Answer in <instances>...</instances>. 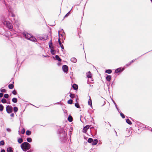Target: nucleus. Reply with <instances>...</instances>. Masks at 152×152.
Here are the masks:
<instances>
[{
	"label": "nucleus",
	"instance_id": "obj_40",
	"mask_svg": "<svg viewBox=\"0 0 152 152\" xmlns=\"http://www.w3.org/2000/svg\"><path fill=\"white\" fill-rule=\"evenodd\" d=\"M25 132V129H23L21 131V133L22 134H24Z\"/></svg>",
	"mask_w": 152,
	"mask_h": 152
},
{
	"label": "nucleus",
	"instance_id": "obj_50",
	"mask_svg": "<svg viewBox=\"0 0 152 152\" xmlns=\"http://www.w3.org/2000/svg\"><path fill=\"white\" fill-rule=\"evenodd\" d=\"M27 152H30L29 151H27Z\"/></svg>",
	"mask_w": 152,
	"mask_h": 152
},
{
	"label": "nucleus",
	"instance_id": "obj_2",
	"mask_svg": "<svg viewBox=\"0 0 152 152\" xmlns=\"http://www.w3.org/2000/svg\"><path fill=\"white\" fill-rule=\"evenodd\" d=\"M3 23L5 26L10 29H12L13 28L12 24L8 21H4L3 22Z\"/></svg>",
	"mask_w": 152,
	"mask_h": 152
},
{
	"label": "nucleus",
	"instance_id": "obj_36",
	"mask_svg": "<svg viewBox=\"0 0 152 152\" xmlns=\"http://www.w3.org/2000/svg\"><path fill=\"white\" fill-rule=\"evenodd\" d=\"M75 106L76 107H77V108H80V106L79 104L77 103H75Z\"/></svg>",
	"mask_w": 152,
	"mask_h": 152
},
{
	"label": "nucleus",
	"instance_id": "obj_6",
	"mask_svg": "<svg viewBox=\"0 0 152 152\" xmlns=\"http://www.w3.org/2000/svg\"><path fill=\"white\" fill-rule=\"evenodd\" d=\"M62 69L64 72H66L68 71V68L67 65H64L62 66Z\"/></svg>",
	"mask_w": 152,
	"mask_h": 152
},
{
	"label": "nucleus",
	"instance_id": "obj_38",
	"mask_svg": "<svg viewBox=\"0 0 152 152\" xmlns=\"http://www.w3.org/2000/svg\"><path fill=\"white\" fill-rule=\"evenodd\" d=\"M1 91L2 92H6V90L5 89L1 88Z\"/></svg>",
	"mask_w": 152,
	"mask_h": 152
},
{
	"label": "nucleus",
	"instance_id": "obj_15",
	"mask_svg": "<svg viewBox=\"0 0 152 152\" xmlns=\"http://www.w3.org/2000/svg\"><path fill=\"white\" fill-rule=\"evenodd\" d=\"M92 144L93 145H96L98 143V140L97 139H95L92 142Z\"/></svg>",
	"mask_w": 152,
	"mask_h": 152
},
{
	"label": "nucleus",
	"instance_id": "obj_42",
	"mask_svg": "<svg viewBox=\"0 0 152 152\" xmlns=\"http://www.w3.org/2000/svg\"><path fill=\"white\" fill-rule=\"evenodd\" d=\"M12 94L14 95H16L17 94L16 91L15 90H14L12 91Z\"/></svg>",
	"mask_w": 152,
	"mask_h": 152
},
{
	"label": "nucleus",
	"instance_id": "obj_44",
	"mask_svg": "<svg viewBox=\"0 0 152 152\" xmlns=\"http://www.w3.org/2000/svg\"><path fill=\"white\" fill-rule=\"evenodd\" d=\"M7 132H10L11 131V129L9 128H7Z\"/></svg>",
	"mask_w": 152,
	"mask_h": 152
},
{
	"label": "nucleus",
	"instance_id": "obj_47",
	"mask_svg": "<svg viewBox=\"0 0 152 152\" xmlns=\"http://www.w3.org/2000/svg\"><path fill=\"white\" fill-rule=\"evenodd\" d=\"M1 152H5V151L4 149L2 150L1 151Z\"/></svg>",
	"mask_w": 152,
	"mask_h": 152
},
{
	"label": "nucleus",
	"instance_id": "obj_18",
	"mask_svg": "<svg viewBox=\"0 0 152 152\" xmlns=\"http://www.w3.org/2000/svg\"><path fill=\"white\" fill-rule=\"evenodd\" d=\"M7 152H13L12 148L11 147L8 148L7 149Z\"/></svg>",
	"mask_w": 152,
	"mask_h": 152
},
{
	"label": "nucleus",
	"instance_id": "obj_26",
	"mask_svg": "<svg viewBox=\"0 0 152 152\" xmlns=\"http://www.w3.org/2000/svg\"><path fill=\"white\" fill-rule=\"evenodd\" d=\"M53 48H52V49H51V53L53 54H55V51L54 50Z\"/></svg>",
	"mask_w": 152,
	"mask_h": 152
},
{
	"label": "nucleus",
	"instance_id": "obj_30",
	"mask_svg": "<svg viewBox=\"0 0 152 152\" xmlns=\"http://www.w3.org/2000/svg\"><path fill=\"white\" fill-rule=\"evenodd\" d=\"M71 61L75 63L76 62L77 60L76 58H72L71 59Z\"/></svg>",
	"mask_w": 152,
	"mask_h": 152
},
{
	"label": "nucleus",
	"instance_id": "obj_12",
	"mask_svg": "<svg viewBox=\"0 0 152 152\" xmlns=\"http://www.w3.org/2000/svg\"><path fill=\"white\" fill-rule=\"evenodd\" d=\"M29 40L34 42H36L37 41V39L32 36H31V37L29 39Z\"/></svg>",
	"mask_w": 152,
	"mask_h": 152
},
{
	"label": "nucleus",
	"instance_id": "obj_48",
	"mask_svg": "<svg viewBox=\"0 0 152 152\" xmlns=\"http://www.w3.org/2000/svg\"><path fill=\"white\" fill-rule=\"evenodd\" d=\"M14 115V114L13 113H12L11 114V116L12 117H13Z\"/></svg>",
	"mask_w": 152,
	"mask_h": 152
},
{
	"label": "nucleus",
	"instance_id": "obj_19",
	"mask_svg": "<svg viewBox=\"0 0 152 152\" xmlns=\"http://www.w3.org/2000/svg\"><path fill=\"white\" fill-rule=\"evenodd\" d=\"M55 58H56V59L58 61H61V59L58 56L56 55L55 56Z\"/></svg>",
	"mask_w": 152,
	"mask_h": 152
},
{
	"label": "nucleus",
	"instance_id": "obj_27",
	"mask_svg": "<svg viewBox=\"0 0 152 152\" xmlns=\"http://www.w3.org/2000/svg\"><path fill=\"white\" fill-rule=\"evenodd\" d=\"M73 103V100L71 99H69L67 101V103L68 104H72Z\"/></svg>",
	"mask_w": 152,
	"mask_h": 152
},
{
	"label": "nucleus",
	"instance_id": "obj_31",
	"mask_svg": "<svg viewBox=\"0 0 152 152\" xmlns=\"http://www.w3.org/2000/svg\"><path fill=\"white\" fill-rule=\"evenodd\" d=\"M88 141L89 143H91L93 141V139L91 138H90L88 139Z\"/></svg>",
	"mask_w": 152,
	"mask_h": 152
},
{
	"label": "nucleus",
	"instance_id": "obj_41",
	"mask_svg": "<svg viewBox=\"0 0 152 152\" xmlns=\"http://www.w3.org/2000/svg\"><path fill=\"white\" fill-rule=\"evenodd\" d=\"M121 116L123 118H124L125 117L124 115L122 113H120Z\"/></svg>",
	"mask_w": 152,
	"mask_h": 152
},
{
	"label": "nucleus",
	"instance_id": "obj_13",
	"mask_svg": "<svg viewBox=\"0 0 152 152\" xmlns=\"http://www.w3.org/2000/svg\"><path fill=\"white\" fill-rule=\"evenodd\" d=\"M72 87L74 89L77 90L78 88V86L77 84H74L72 85Z\"/></svg>",
	"mask_w": 152,
	"mask_h": 152
},
{
	"label": "nucleus",
	"instance_id": "obj_20",
	"mask_svg": "<svg viewBox=\"0 0 152 152\" xmlns=\"http://www.w3.org/2000/svg\"><path fill=\"white\" fill-rule=\"evenodd\" d=\"M23 141V139L21 138H19L18 139V142L19 143H21Z\"/></svg>",
	"mask_w": 152,
	"mask_h": 152
},
{
	"label": "nucleus",
	"instance_id": "obj_25",
	"mask_svg": "<svg viewBox=\"0 0 152 152\" xmlns=\"http://www.w3.org/2000/svg\"><path fill=\"white\" fill-rule=\"evenodd\" d=\"M14 85L12 84H9L8 85V87L10 89H12L14 88Z\"/></svg>",
	"mask_w": 152,
	"mask_h": 152
},
{
	"label": "nucleus",
	"instance_id": "obj_22",
	"mask_svg": "<svg viewBox=\"0 0 152 152\" xmlns=\"http://www.w3.org/2000/svg\"><path fill=\"white\" fill-rule=\"evenodd\" d=\"M31 131L29 130H27L26 132V134L27 135H29L31 134Z\"/></svg>",
	"mask_w": 152,
	"mask_h": 152
},
{
	"label": "nucleus",
	"instance_id": "obj_8",
	"mask_svg": "<svg viewBox=\"0 0 152 152\" xmlns=\"http://www.w3.org/2000/svg\"><path fill=\"white\" fill-rule=\"evenodd\" d=\"M87 77L88 78H91L92 77V74L91 72L89 71L87 73Z\"/></svg>",
	"mask_w": 152,
	"mask_h": 152
},
{
	"label": "nucleus",
	"instance_id": "obj_32",
	"mask_svg": "<svg viewBox=\"0 0 152 152\" xmlns=\"http://www.w3.org/2000/svg\"><path fill=\"white\" fill-rule=\"evenodd\" d=\"M121 70V69L120 68H118L115 71V73H117L119 72H120Z\"/></svg>",
	"mask_w": 152,
	"mask_h": 152
},
{
	"label": "nucleus",
	"instance_id": "obj_29",
	"mask_svg": "<svg viewBox=\"0 0 152 152\" xmlns=\"http://www.w3.org/2000/svg\"><path fill=\"white\" fill-rule=\"evenodd\" d=\"M13 110H14V112L15 113V112H17V111H18V107H14Z\"/></svg>",
	"mask_w": 152,
	"mask_h": 152
},
{
	"label": "nucleus",
	"instance_id": "obj_16",
	"mask_svg": "<svg viewBox=\"0 0 152 152\" xmlns=\"http://www.w3.org/2000/svg\"><path fill=\"white\" fill-rule=\"evenodd\" d=\"M88 104L89 105L92 107V100L90 97V99L88 101Z\"/></svg>",
	"mask_w": 152,
	"mask_h": 152
},
{
	"label": "nucleus",
	"instance_id": "obj_24",
	"mask_svg": "<svg viewBox=\"0 0 152 152\" xmlns=\"http://www.w3.org/2000/svg\"><path fill=\"white\" fill-rule=\"evenodd\" d=\"M69 96H70V98L72 99H73L75 97V95L72 93L70 94Z\"/></svg>",
	"mask_w": 152,
	"mask_h": 152
},
{
	"label": "nucleus",
	"instance_id": "obj_39",
	"mask_svg": "<svg viewBox=\"0 0 152 152\" xmlns=\"http://www.w3.org/2000/svg\"><path fill=\"white\" fill-rule=\"evenodd\" d=\"M4 97L5 98H7L9 97V95L8 94H5L4 95Z\"/></svg>",
	"mask_w": 152,
	"mask_h": 152
},
{
	"label": "nucleus",
	"instance_id": "obj_49",
	"mask_svg": "<svg viewBox=\"0 0 152 152\" xmlns=\"http://www.w3.org/2000/svg\"><path fill=\"white\" fill-rule=\"evenodd\" d=\"M78 98H77L76 99V102L77 103V100H78Z\"/></svg>",
	"mask_w": 152,
	"mask_h": 152
},
{
	"label": "nucleus",
	"instance_id": "obj_11",
	"mask_svg": "<svg viewBox=\"0 0 152 152\" xmlns=\"http://www.w3.org/2000/svg\"><path fill=\"white\" fill-rule=\"evenodd\" d=\"M52 40H50V41L49 45V47L50 48V49H52V48H53V46L52 45Z\"/></svg>",
	"mask_w": 152,
	"mask_h": 152
},
{
	"label": "nucleus",
	"instance_id": "obj_34",
	"mask_svg": "<svg viewBox=\"0 0 152 152\" xmlns=\"http://www.w3.org/2000/svg\"><path fill=\"white\" fill-rule=\"evenodd\" d=\"M32 139L31 138H28L27 139V142H31L32 141Z\"/></svg>",
	"mask_w": 152,
	"mask_h": 152
},
{
	"label": "nucleus",
	"instance_id": "obj_17",
	"mask_svg": "<svg viewBox=\"0 0 152 152\" xmlns=\"http://www.w3.org/2000/svg\"><path fill=\"white\" fill-rule=\"evenodd\" d=\"M68 121L70 122H72L73 121V118L72 116L71 115H69L68 118Z\"/></svg>",
	"mask_w": 152,
	"mask_h": 152
},
{
	"label": "nucleus",
	"instance_id": "obj_4",
	"mask_svg": "<svg viewBox=\"0 0 152 152\" xmlns=\"http://www.w3.org/2000/svg\"><path fill=\"white\" fill-rule=\"evenodd\" d=\"M6 109V111L8 113H10L12 112V107L11 106L8 105L7 106Z\"/></svg>",
	"mask_w": 152,
	"mask_h": 152
},
{
	"label": "nucleus",
	"instance_id": "obj_23",
	"mask_svg": "<svg viewBox=\"0 0 152 152\" xmlns=\"http://www.w3.org/2000/svg\"><path fill=\"white\" fill-rule=\"evenodd\" d=\"M12 102L14 103H16L18 101L17 99L15 98H13L12 99Z\"/></svg>",
	"mask_w": 152,
	"mask_h": 152
},
{
	"label": "nucleus",
	"instance_id": "obj_5",
	"mask_svg": "<svg viewBox=\"0 0 152 152\" xmlns=\"http://www.w3.org/2000/svg\"><path fill=\"white\" fill-rule=\"evenodd\" d=\"M23 35L25 38L28 39H30L31 36V34L28 33H26H26H24L23 34Z\"/></svg>",
	"mask_w": 152,
	"mask_h": 152
},
{
	"label": "nucleus",
	"instance_id": "obj_9",
	"mask_svg": "<svg viewBox=\"0 0 152 152\" xmlns=\"http://www.w3.org/2000/svg\"><path fill=\"white\" fill-rule=\"evenodd\" d=\"M135 59H134L133 60H132V61H131L130 62H128V63L127 64H126V66H130V65H131V64L135 60Z\"/></svg>",
	"mask_w": 152,
	"mask_h": 152
},
{
	"label": "nucleus",
	"instance_id": "obj_14",
	"mask_svg": "<svg viewBox=\"0 0 152 152\" xmlns=\"http://www.w3.org/2000/svg\"><path fill=\"white\" fill-rule=\"evenodd\" d=\"M106 80L109 82H110L111 79V76L110 75H107L106 77Z\"/></svg>",
	"mask_w": 152,
	"mask_h": 152
},
{
	"label": "nucleus",
	"instance_id": "obj_3",
	"mask_svg": "<svg viewBox=\"0 0 152 152\" xmlns=\"http://www.w3.org/2000/svg\"><path fill=\"white\" fill-rule=\"evenodd\" d=\"M48 37V36L47 34H43L41 36H39L38 38L42 40H47Z\"/></svg>",
	"mask_w": 152,
	"mask_h": 152
},
{
	"label": "nucleus",
	"instance_id": "obj_51",
	"mask_svg": "<svg viewBox=\"0 0 152 152\" xmlns=\"http://www.w3.org/2000/svg\"><path fill=\"white\" fill-rule=\"evenodd\" d=\"M151 131H152V130H151Z\"/></svg>",
	"mask_w": 152,
	"mask_h": 152
},
{
	"label": "nucleus",
	"instance_id": "obj_45",
	"mask_svg": "<svg viewBox=\"0 0 152 152\" xmlns=\"http://www.w3.org/2000/svg\"><path fill=\"white\" fill-rule=\"evenodd\" d=\"M3 94L2 93H0V97H2L3 96Z\"/></svg>",
	"mask_w": 152,
	"mask_h": 152
},
{
	"label": "nucleus",
	"instance_id": "obj_1",
	"mask_svg": "<svg viewBox=\"0 0 152 152\" xmlns=\"http://www.w3.org/2000/svg\"><path fill=\"white\" fill-rule=\"evenodd\" d=\"M20 147L23 151H26L29 149L31 147L30 145L27 142H23L20 145Z\"/></svg>",
	"mask_w": 152,
	"mask_h": 152
},
{
	"label": "nucleus",
	"instance_id": "obj_46",
	"mask_svg": "<svg viewBox=\"0 0 152 152\" xmlns=\"http://www.w3.org/2000/svg\"><path fill=\"white\" fill-rule=\"evenodd\" d=\"M69 12H68L67 13L66 15H65V17H67V16H68L69 15Z\"/></svg>",
	"mask_w": 152,
	"mask_h": 152
},
{
	"label": "nucleus",
	"instance_id": "obj_43",
	"mask_svg": "<svg viewBox=\"0 0 152 152\" xmlns=\"http://www.w3.org/2000/svg\"><path fill=\"white\" fill-rule=\"evenodd\" d=\"M109 107H110L109 105H108V106H107L106 108L105 109L106 110V111H108L109 110Z\"/></svg>",
	"mask_w": 152,
	"mask_h": 152
},
{
	"label": "nucleus",
	"instance_id": "obj_35",
	"mask_svg": "<svg viewBox=\"0 0 152 152\" xmlns=\"http://www.w3.org/2000/svg\"><path fill=\"white\" fill-rule=\"evenodd\" d=\"M4 109V106L2 104H0V111H2Z\"/></svg>",
	"mask_w": 152,
	"mask_h": 152
},
{
	"label": "nucleus",
	"instance_id": "obj_33",
	"mask_svg": "<svg viewBox=\"0 0 152 152\" xmlns=\"http://www.w3.org/2000/svg\"><path fill=\"white\" fill-rule=\"evenodd\" d=\"M1 102L3 103H5L7 102V100L5 99H1Z\"/></svg>",
	"mask_w": 152,
	"mask_h": 152
},
{
	"label": "nucleus",
	"instance_id": "obj_37",
	"mask_svg": "<svg viewBox=\"0 0 152 152\" xmlns=\"http://www.w3.org/2000/svg\"><path fill=\"white\" fill-rule=\"evenodd\" d=\"M4 142L3 140L1 141L0 142V145H4Z\"/></svg>",
	"mask_w": 152,
	"mask_h": 152
},
{
	"label": "nucleus",
	"instance_id": "obj_28",
	"mask_svg": "<svg viewBox=\"0 0 152 152\" xmlns=\"http://www.w3.org/2000/svg\"><path fill=\"white\" fill-rule=\"evenodd\" d=\"M105 72L108 74H110L112 72V70L110 69H108L106 70Z\"/></svg>",
	"mask_w": 152,
	"mask_h": 152
},
{
	"label": "nucleus",
	"instance_id": "obj_7",
	"mask_svg": "<svg viewBox=\"0 0 152 152\" xmlns=\"http://www.w3.org/2000/svg\"><path fill=\"white\" fill-rule=\"evenodd\" d=\"M89 128V125H87L85 126L83 130V132L84 133H86L87 129Z\"/></svg>",
	"mask_w": 152,
	"mask_h": 152
},
{
	"label": "nucleus",
	"instance_id": "obj_21",
	"mask_svg": "<svg viewBox=\"0 0 152 152\" xmlns=\"http://www.w3.org/2000/svg\"><path fill=\"white\" fill-rule=\"evenodd\" d=\"M126 122L129 125H131L132 124L131 121L129 119H126Z\"/></svg>",
	"mask_w": 152,
	"mask_h": 152
},
{
	"label": "nucleus",
	"instance_id": "obj_10",
	"mask_svg": "<svg viewBox=\"0 0 152 152\" xmlns=\"http://www.w3.org/2000/svg\"><path fill=\"white\" fill-rule=\"evenodd\" d=\"M58 43H59L61 47V49H64V46H63V44H62L61 42V41H60L59 38V39H58Z\"/></svg>",
	"mask_w": 152,
	"mask_h": 152
}]
</instances>
